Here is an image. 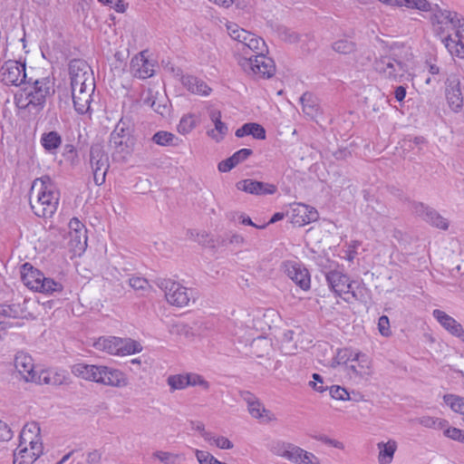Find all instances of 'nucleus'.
Returning <instances> with one entry per match:
<instances>
[{"mask_svg": "<svg viewBox=\"0 0 464 464\" xmlns=\"http://www.w3.org/2000/svg\"><path fill=\"white\" fill-rule=\"evenodd\" d=\"M59 199L60 192L50 177L44 176L34 181L30 190V206L37 217L52 218L57 210Z\"/></svg>", "mask_w": 464, "mask_h": 464, "instance_id": "f257e3e1", "label": "nucleus"}, {"mask_svg": "<svg viewBox=\"0 0 464 464\" xmlns=\"http://www.w3.org/2000/svg\"><path fill=\"white\" fill-rule=\"evenodd\" d=\"M412 56L411 48L401 44H394L391 53L382 55L373 63L374 70L381 77L390 82H401L408 72V61Z\"/></svg>", "mask_w": 464, "mask_h": 464, "instance_id": "f03ea898", "label": "nucleus"}, {"mask_svg": "<svg viewBox=\"0 0 464 464\" xmlns=\"http://www.w3.org/2000/svg\"><path fill=\"white\" fill-rule=\"evenodd\" d=\"M27 86L24 89V102L19 99L18 104L21 107H34L40 110L44 107L46 98L54 93L53 82L49 78L35 80L31 83L26 82Z\"/></svg>", "mask_w": 464, "mask_h": 464, "instance_id": "7ed1b4c3", "label": "nucleus"}, {"mask_svg": "<svg viewBox=\"0 0 464 464\" xmlns=\"http://www.w3.org/2000/svg\"><path fill=\"white\" fill-rule=\"evenodd\" d=\"M93 347L109 354L125 356L140 353L142 345L131 338L102 336L93 343Z\"/></svg>", "mask_w": 464, "mask_h": 464, "instance_id": "20e7f679", "label": "nucleus"}, {"mask_svg": "<svg viewBox=\"0 0 464 464\" xmlns=\"http://www.w3.org/2000/svg\"><path fill=\"white\" fill-rule=\"evenodd\" d=\"M154 284L165 293L167 302L177 307H184L191 299L194 300L193 290L188 289L169 278L157 277Z\"/></svg>", "mask_w": 464, "mask_h": 464, "instance_id": "39448f33", "label": "nucleus"}, {"mask_svg": "<svg viewBox=\"0 0 464 464\" xmlns=\"http://www.w3.org/2000/svg\"><path fill=\"white\" fill-rule=\"evenodd\" d=\"M263 53L250 57L240 56L237 63L249 75L269 79L276 72V64L272 58L264 55Z\"/></svg>", "mask_w": 464, "mask_h": 464, "instance_id": "423d86ee", "label": "nucleus"}, {"mask_svg": "<svg viewBox=\"0 0 464 464\" xmlns=\"http://www.w3.org/2000/svg\"><path fill=\"white\" fill-rule=\"evenodd\" d=\"M89 166L97 186L105 182L106 174L110 168L109 155L102 143H93L89 151Z\"/></svg>", "mask_w": 464, "mask_h": 464, "instance_id": "0eeeda50", "label": "nucleus"}, {"mask_svg": "<svg viewBox=\"0 0 464 464\" xmlns=\"http://www.w3.org/2000/svg\"><path fill=\"white\" fill-rule=\"evenodd\" d=\"M71 88L92 87L95 85L93 72L91 66L82 59H73L69 63Z\"/></svg>", "mask_w": 464, "mask_h": 464, "instance_id": "6e6552de", "label": "nucleus"}, {"mask_svg": "<svg viewBox=\"0 0 464 464\" xmlns=\"http://www.w3.org/2000/svg\"><path fill=\"white\" fill-rule=\"evenodd\" d=\"M430 20L432 25L464 29V16L455 11L442 9L438 5H431Z\"/></svg>", "mask_w": 464, "mask_h": 464, "instance_id": "1a4fd4ad", "label": "nucleus"}, {"mask_svg": "<svg viewBox=\"0 0 464 464\" xmlns=\"http://www.w3.org/2000/svg\"><path fill=\"white\" fill-rule=\"evenodd\" d=\"M229 35L232 39L237 41V50L242 52L244 56L248 54V51L257 54L266 49L263 38L255 34L252 31H231Z\"/></svg>", "mask_w": 464, "mask_h": 464, "instance_id": "9d476101", "label": "nucleus"}, {"mask_svg": "<svg viewBox=\"0 0 464 464\" xmlns=\"http://www.w3.org/2000/svg\"><path fill=\"white\" fill-rule=\"evenodd\" d=\"M0 80L6 85L18 86L26 82L25 63L9 60L0 69Z\"/></svg>", "mask_w": 464, "mask_h": 464, "instance_id": "9b49d317", "label": "nucleus"}, {"mask_svg": "<svg viewBox=\"0 0 464 464\" xmlns=\"http://www.w3.org/2000/svg\"><path fill=\"white\" fill-rule=\"evenodd\" d=\"M346 371L350 379L355 382L367 381L372 374L371 360L364 353H355Z\"/></svg>", "mask_w": 464, "mask_h": 464, "instance_id": "f8f14e48", "label": "nucleus"}, {"mask_svg": "<svg viewBox=\"0 0 464 464\" xmlns=\"http://www.w3.org/2000/svg\"><path fill=\"white\" fill-rule=\"evenodd\" d=\"M411 208L413 214L429 223L430 226L442 230L448 229V220L434 208L424 205L421 202H412Z\"/></svg>", "mask_w": 464, "mask_h": 464, "instance_id": "ddd939ff", "label": "nucleus"}, {"mask_svg": "<svg viewBox=\"0 0 464 464\" xmlns=\"http://www.w3.org/2000/svg\"><path fill=\"white\" fill-rule=\"evenodd\" d=\"M135 139L133 136L110 138L109 146L111 150V157L114 161L124 162L131 155L134 150Z\"/></svg>", "mask_w": 464, "mask_h": 464, "instance_id": "4468645a", "label": "nucleus"}, {"mask_svg": "<svg viewBox=\"0 0 464 464\" xmlns=\"http://www.w3.org/2000/svg\"><path fill=\"white\" fill-rule=\"evenodd\" d=\"M240 398L246 403L249 414L263 422H269L275 420L270 411L266 410L259 399L248 391L239 392Z\"/></svg>", "mask_w": 464, "mask_h": 464, "instance_id": "2eb2a0df", "label": "nucleus"}, {"mask_svg": "<svg viewBox=\"0 0 464 464\" xmlns=\"http://www.w3.org/2000/svg\"><path fill=\"white\" fill-rule=\"evenodd\" d=\"M326 281L331 288L337 295L342 294H351L354 299L357 295L353 288V284L349 277L341 271L333 270L326 274Z\"/></svg>", "mask_w": 464, "mask_h": 464, "instance_id": "dca6fc26", "label": "nucleus"}, {"mask_svg": "<svg viewBox=\"0 0 464 464\" xmlns=\"http://www.w3.org/2000/svg\"><path fill=\"white\" fill-rule=\"evenodd\" d=\"M97 383L118 388L126 387L129 383L126 374L118 369L100 365Z\"/></svg>", "mask_w": 464, "mask_h": 464, "instance_id": "f3484780", "label": "nucleus"}, {"mask_svg": "<svg viewBox=\"0 0 464 464\" xmlns=\"http://www.w3.org/2000/svg\"><path fill=\"white\" fill-rule=\"evenodd\" d=\"M318 211L309 205L303 203H295L291 208L292 223L298 227H303L318 219Z\"/></svg>", "mask_w": 464, "mask_h": 464, "instance_id": "a211bd4d", "label": "nucleus"}, {"mask_svg": "<svg viewBox=\"0 0 464 464\" xmlns=\"http://www.w3.org/2000/svg\"><path fill=\"white\" fill-rule=\"evenodd\" d=\"M14 365L17 372L25 382H37V373L32 356L24 352H18L14 360Z\"/></svg>", "mask_w": 464, "mask_h": 464, "instance_id": "6ab92c4d", "label": "nucleus"}, {"mask_svg": "<svg viewBox=\"0 0 464 464\" xmlns=\"http://www.w3.org/2000/svg\"><path fill=\"white\" fill-rule=\"evenodd\" d=\"M147 53V50L141 51L131 59L130 70L134 77L147 79L154 74V64L149 61Z\"/></svg>", "mask_w": 464, "mask_h": 464, "instance_id": "aec40b11", "label": "nucleus"}, {"mask_svg": "<svg viewBox=\"0 0 464 464\" xmlns=\"http://www.w3.org/2000/svg\"><path fill=\"white\" fill-rule=\"evenodd\" d=\"M285 273L303 290L310 288V276L308 270L302 265L287 261L284 264Z\"/></svg>", "mask_w": 464, "mask_h": 464, "instance_id": "412c9836", "label": "nucleus"}, {"mask_svg": "<svg viewBox=\"0 0 464 464\" xmlns=\"http://www.w3.org/2000/svg\"><path fill=\"white\" fill-rule=\"evenodd\" d=\"M238 190L256 196L273 195L276 192V187L270 183L246 179L237 182Z\"/></svg>", "mask_w": 464, "mask_h": 464, "instance_id": "4be33fe9", "label": "nucleus"}, {"mask_svg": "<svg viewBox=\"0 0 464 464\" xmlns=\"http://www.w3.org/2000/svg\"><path fill=\"white\" fill-rule=\"evenodd\" d=\"M94 90L95 85H92V87L86 86V88H71L74 109L80 114H84L89 111Z\"/></svg>", "mask_w": 464, "mask_h": 464, "instance_id": "5701e85b", "label": "nucleus"}, {"mask_svg": "<svg viewBox=\"0 0 464 464\" xmlns=\"http://www.w3.org/2000/svg\"><path fill=\"white\" fill-rule=\"evenodd\" d=\"M18 446L14 452V464H33L43 453V443Z\"/></svg>", "mask_w": 464, "mask_h": 464, "instance_id": "b1692460", "label": "nucleus"}, {"mask_svg": "<svg viewBox=\"0 0 464 464\" xmlns=\"http://www.w3.org/2000/svg\"><path fill=\"white\" fill-rule=\"evenodd\" d=\"M433 317L440 323V324L448 331L450 334L460 338L464 341V329L462 325L457 322L453 317L446 314L442 310L435 309L432 312Z\"/></svg>", "mask_w": 464, "mask_h": 464, "instance_id": "393cba45", "label": "nucleus"}, {"mask_svg": "<svg viewBox=\"0 0 464 464\" xmlns=\"http://www.w3.org/2000/svg\"><path fill=\"white\" fill-rule=\"evenodd\" d=\"M182 85L191 93L208 96L212 89L201 79L194 75H183L181 77Z\"/></svg>", "mask_w": 464, "mask_h": 464, "instance_id": "a878e982", "label": "nucleus"}, {"mask_svg": "<svg viewBox=\"0 0 464 464\" xmlns=\"http://www.w3.org/2000/svg\"><path fill=\"white\" fill-rule=\"evenodd\" d=\"M253 154L251 149H241L229 158L220 161L218 169L220 172H228L238 164L246 160Z\"/></svg>", "mask_w": 464, "mask_h": 464, "instance_id": "bb28decb", "label": "nucleus"}, {"mask_svg": "<svg viewBox=\"0 0 464 464\" xmlns=\"http://www.w3.org/2000/svg\"><path fill=\"white\" fill-rule=\"evenodd\" d=\"M446 98L452 111H459L463 106V98L459 81H450L446 88Z\"/></svg>", "mask_w": 464, "mask_h": 464, "instance_id": "cd10ccee", "label": "nucleus"}, {"mask_svg": "<svg viewBox=\"0 0 464 464\" xmlns=\"http://www.w3.org/2000/svg\"><path fill=\"white\" fill-rule=\"evenodd\" d=\"M44 274L33 267L29 263H25L22 266L21 278L24 285L32 290H36Z\"/></svg>", "mask_w": 464, "mask_h": 464, "instance_id": "c85d7f7f", "label": "nucleus"}, {"mask_svg": "<svg viewBox=\"0 0 464 464\" xmlns=\"http://www.w3.org/2000/svg\"><path fill=\"white\" fill-rule=\"evenodd\" d=\"M40 426L37 422L26 423L20 432V446L24 444L42 443Z\"/></svg>", "mask_w": 464, "mask_h": 464, "instance_id": "c756f323", "label": "nucleus"}, {"mask_svg": "<svg viewBox=\"0 0 464 464\" xmlns=\"http://www.w3.org/2000/svg\"><path fill=\"white\" fill-rule=\"evenodd\" d=\"M71 370L77 377L97 382L98 375L100 373V365L76 363L72 366Z\"/></svg>", "mask_w": 464, "mask_h": 464, "instance_id": "7c9ffc66", "label": "nucleus"}, {"mask_svg": "<svg viewBox=\"0 0 464 464\" xmlns=\"http://www.w3.org/2000/svg\"><path fill=\"white\" fill-rule=\"evenodd\" d=\"M209 116L215 125V129L208 130V135L217 141H220L227 132V126L221 121V112L219 111H211Z\"/></svg>", "mask_w": 464, "mask_h": 464, "instance_id": "2f4dec72", "label": "nucleus"}, {"mask_svg": "<svg viewBox=\"0 0 464 464\" xmlns=\"http://www.w3.org/2000/svg\"><path fill=\"white\" fill-rule=\"evenodd\" d=\"M235 134L238 138L251 135L257 140L266 139V130L263 126L255 122L245 123L236 130Z\"/></svg>", "mask_w": 464, "mask_h": 464, "instance_id": "473e14b6", "label": "nucleus"}, {"mask_svg": "<svg viewBox=\"0 0 464 464\" xmlns=\"http://www.w3.org/2000/svg\"><path fill=\"white\" fill-rule=\"evenodd\" d=\"M377 447L379 449L378 459L380 464L391 463L397 449L396 441L391 440L386 443L379 442Z\"/></svg>", "mask_w": 464, "mask_h": 464, "instance_id": "72a5a7b5", "label": "nucleus"}, {"mask_svg": "<svg viewBox=\"0 0 464 464\" xmlns=\"http://www.w3.org/2000/svg\"><path fill=\"white\" fill-rule=\"evenodd\" d=\"M300 102L303 106V111L309 117L314 118L319 114V104L314 96L310 92H304Z\"/></svg>", "mask_w": 464, "mask_h": 464, "instance_id": "f704fd0d", "label": "nucleus"}, {"mask_svg": "<svg viewBox=\"0 0 464 464\" xmlns=\"http://www.w3.org/2000/svg\"><path fill=\"white\" fill-rule=\"evenodd\" d=\"M462 38L455 33V38H451L450 35L444 37L442 40L445 44L446 48L451 54L464 58V44Z\"/></svg>", "mask_w": 464, "mask_h": 464, "instance_id": "c9c22d12", "label": "nucleus"}, {"mask_svg": "<svg viewBox=\"0 0 464 464\" xmlns=\"http://www.w3.org/2000/svg\"><path fill=\"white\" fill-rule=\"evenodd\" d=\"M303 449L297 447L295 445L287 443L282 444L280 449L276 451V453L288 460L298 464V460H300L302 456Z\"/></svg>", "mask_w": 464, "mask_h": 464, "instance_id": "e433bc0d", "label": "nucleus"}, {"mask_svg": "<svg viewBox=\"0 0 464 464\" xmlns=\"http://www.w3.org/2000/svg\"><path fill=\"white\" fill-rule=\"evenodd\" d=\"M63 289V285L52 278L42 277L40 284L35 291L41 292L47 295H53V293H60Z\"/></svg>", "mask_w": 464, "mask_h": 464, "instance_id": "4c0bfd02", "label": "nucleus"}, {"mask_svg": "<svg viewBox=\"0 0 464 464\" xmlns=\"http://www.w3.org/2000/svg\"><path fill=\"white\" fill-rule=\"evenodd\" d=\"M61 143L62 138L56 131H50L42 135L41 144L48 151L58 149Z\"/></svg>", "mask_w": 464, "mask_h": 464, "instance_id": "58836bf2", "label": "nucleus"}, {"mask_svg": "<svg viewBox=\"0 0 464 464\" xmlns=\"http://www.w3.org/2000/svg\"><path fill=\"white\" fill-rule=\"evenodd\" d=\"M152 140L160 146H176L179 139L171 132L160 130L153 135Z\"/></svg>", "mask_w": 464, "mask_h": 464, "instance_id": "ea45409f", "label": "nucleus"}, {"mask_svg": "<svg viewBox=\"0 0 464 464\" xmlns=\"http://www.w3.org/2000/svg\"><path fill=\"white\" fill-rule=\"evenodd\" d=\"M416 421L425 428L434 430H443L448 426V421L446 420L430 416L418 418Z\"/></svg>", "mask_w": 464, "mask_h": 464, "instance_id": "a19ab883", "label": "nucleus"}, {"mask_svg": "<svg viewBox=\"0 0 464 464\" xmlns=\"http://www.w3.org/2000/svg\"><path fill=\"white\" fill-rule=\"evenodd\" d=\"M0 314L9 318H20L23 317L24 310L18 304H0Z\"/></svg>", "mask_w": 464, "mask_h": 464, "instance_id": "79ce46f5", "label": "nucleus"}, {"mask_svg": "<svg viewBox=\"0 0 464 464\" xmlns=\"http://www.w3.org/2000/svg\"><path fill=\"white\" fill-rule=\"evenodd\" d=\"M445 403L455 412L460 413L464 417V398L453 394L444 396Z\"/></svg>", "mask_w": 464, "mask_h": 464, "instance_id": "37998d69", "label": "nucleus"}, {"mask_svg": "<svg viewBox=\"0 0 464 464\" xmlns=\"http://www.w3.org/2000/svg\"><path fill=\"white\" fill-rule=\"evenodd\" d=\"M153 455L164 464H181L184 459L181 455L167 451H156Z\"/></svg>", "mask_w": 464, "mask_h": 464, "instance_id": "c03bdc74", "label": "nucleus"}, {"mask_svg": "<svg viewBox=\"0 0 464 464\" xmlns=\"http://www.w3.org/2000/svg\"><path fill=\"white\" fill-rule=\"evenodd\" d=\"M167 383L169 385L172 391L183 390L188 387L187 373L169 375L167 379Z\"/></svg>", "mask_w": 464, "mask_h": 464, "instance_id": "a18cd8bd", "label": "nucleus"}, {"mask_svg": "<svg viewBox=\"0 0 464 464\" xmlns=\"http://www.w3.org/2000/svg\"><path fill=\"white\" fill-rule=\"evenodd\" d=\"M399 6L415 8L423 12H430L431 4L427 0H399Z\"/></svg>", "mask_w": 464, "mask_h": 464, "instance_id": "49530a36", "label": "nucleus"}, {"mask_svg": "<svg viewBox=\"0 0 464 464\" xmlns=\"http://www.w3.org/2000/svg\"><path fill=\"white\" fill-rule=\"evenodd\" d=\"M195 127L196 120L194 115L187 114L180 119L177 129L180 134L186 135L189 133Z\"/></svg>", "mask_w": 464, "mask_h": 464, "instance_id": "de8ad7c7", "label": "nucleus"}, {"mask_svg": "<svg viewBox=\"0 0 464 464\" xmlns=\"http://www.w3.org/2000/svg\"><path fill=\"white\" fill-rule=\"evenodd\" d=\"M131 128L127 121L124 119H121L120 121L115 126L114 130L111 133L110 138L118 139V137L124 136H133Z\"/></svg>", "mask_w": 464, "mask_h": 464, "instance_id": "09e8293b", "label": "nucleus"}, {"mask_svg": "<svg viewBox=\"0 0 464 464\" xmlns=\"http://www.w3.org/2000/svg\"><path fill=\"white\" fill-rule=\"evenodd\" d=\"M333 49L340 53H351L355 49V44L348 39H340L333 44Z\"/></svg>", "mask_w": 464, "mask_h": 464, "instance_id": "8fccbe9b", "label": "nucleus"}, {"mask_svg": "<svg viewBox=\"0 0 464 464\" xmlns=\"http://www.w3.org/2000/svg\"><path fill=\"white\" fill-rule=\"evenodd\" d=\"M69 234L72 245L79 251L84 250L87 246V231H84L83 235L76 232H70Z\"/></svg>", "mask_w": 464, "mask_h": 464, "instance_id": "3c124183", "label": "nucleus"}, {"mask_svg": "<svg viewBox=\"0 0 464 464\" xmlns=\"http://www.w3.org/2000/svg\"><path fill=\"white\" fill-rule=\"evenodd\" d=\"M354 353L350 349H340L338 350L336 356L334 359L333 364H347L351 363V360L354 357Z\"/></svg>", "mask_w": 464, "mask_h": 464, "instance_id": "603ef678", "label": "nucleus"}, {"mask_svg": "<svg viewBox=\"0 0 464 464\" xmlns=\"http://www.w3.org/2000/svg\"><path fill=\"white\" fill-rule=\"evenodd\" d=\"M187 380L188 386H200L204 390H208L209 383L201 375L198 373L189 372L187 373Z\"/></svg>", "mask_w": 464, "mask_h": 464, "instance_id": "864d4df0", "label": "nucleus"}, {"mask_svg": "<svg viewBox=\"0 0 464 464\" xmlns=\"http://www.w3.org/2000/svg\"><path fill=\"white\" fill-rule=\"evenodd\" d=\"M330 395L333 399L339 401H349L350 395L347 390L338 385H333L329 389Z\"/></svg>", "mask_w": 464, "mask_h": 464, "instance_id": "5fc2aeb1", "label": "nucleus"}, {"mask_svg": "<svg viewBox=\"0 0 464 464\" xmlns=\"http://www.w3.org/2000/svg\"><path fill=\"white\" fill-rule=\"evenodd\" d=\"M196 457L199 464H218V460L208 451L196 450Z\"/></svg>", "mask_w": 464, "mask_h": 464, "instance_id": "6e6d98bb", "label": "nucleus"}, {"mask_svg": "<svg viewBox=\"0 0 464 464\" xmlns=\"http://www.w3.org/2000/svg\"><path fill=\"white\" fill-rule=\"evenodd\" d=\"M129 285L134 290L145 291L150 287L149 282L143 277H131L129 279Z\"/></svg>", "mask_w": 464, "mask_h": 464, "instance_id": "4d7b16f0", "label": "nucleus"}, {"mask_svg": "<svg viewBox=\"0 0 464 464\" xmlns=\"http://www.w3.org/2000/svg\"><path fill=\"white\" fill-rule=\"evenodd\" d=\"M278 37L289 44L296 43L300 40V34L296 31H277Z\"/></svg>", "mask_w": 464, "mask_h": 464, "instance_id": "13d9d810", "label": "nucleus"}, {"mask_svg": "<svg viewBox=\"0 0 464 464\" xmlns=\"http://www.w3.org/2000/svg\"><path fill=\"white\" fill-rule=\"evenodd\" d=\"M379 332L382 336L391 335L390 322L386 315H382L378 321Z\"/></svg>", "mask_w": 464, "mask_h": 464, "instance_id": "bf43d9fd", "label": "nucleus"}, {"mask_svg": "<svg viewBox=\"0 0 464 464\" xmlns=\"http://www.w3.org/2000/svg\"><path fill=\"white\" fill-rule=\"evenodd\" d=\"M301 454L302 456L300 460H298V464H319L317 457L313 453L303 450Z\"/></svg>", "mask_w": 464, "mask_h": 464, "instance_id": "052dcab7", "label": "nucleus"}, {"mask_svg": "<svg viewBox=\"0 0 464 464\" xmlns=\"http://www.w3.org/2000/svg\"><path fill=\"white\" fill-rule=\"evenodd\" d=\"M13 438V431L9 426L0 420V441H8Z\"/></svg>", "mask_w": 464, "mask_h": 464, "instance_id": "680f3d73", "label": "nucleus"}, {"mask_svg": "<svg viewBox=\"0 0 464 464\" xmlns=\"http://www.w3.org/2000/svg\"><path fill=\"white\" fill-rule=\"evenodd\" d=\"M70 232H76L83 235L84 231H87L85 226L77 218H73L69 222Z\"/></svg>", "mask_w": 464, "mask_h": 464, "instance_id": "e2e57ef3", "label": "nucleus"}, {"mask_svg": "<svg viewBox=\"0 0 464 464\" xmlns=\"http://www.w3.org/2000/svg\"><path fill=\"white\" fill-rule=\"evenodd\" d=\"M464 431H462L459 429L454 428V427H449L444 429V435L450 439H452L454 440L460 441V439L462 437Z\"/></svg>", "mask_w": 464, "mask_h": 464, "instance_id": "0e129e2a", "label": "nucleus"}, {"mask_svg": "<svg viewBox=\"0 0 464 464\" xmlns=\"http://www.w3.org/2000/svg\"><path fill=\"white\" fill-rule=\"evenodd\" d=\"M317 440L322 441L323 443L326 444V445H329V446H332L334 448H336V449H339V450H343L344 449V445L343 442L339 441V440H334V439H331L325 435H321L319 437H317Z\"/></svg>", "mask_w": 464, "mask_h": 464, "instance_id": "69168bd1", "label": "nucleus"}, {"mask_svg": "<svg viewBox=\"0 0 464 464\" xmlns=\"http://www.w3.org/2000/svg\"><path fill=\"white\" fill-rule=\"evenodd\" d=\"M313 379L315 381V382H310V385L318 392H323L326 390V387H324L323 385V378L320 374L318 373H314L313 374Z\"/></svg>", "mask_w": 464, "mask_h": 464, "instance_id": "338daca9", "label": "nucleus"}, {"mask_svg": "<svg viewBox=\"0 0 464 464\" xmlns=\"http://www.w3.org/2000/svg\"><path fill=\"white\" fill-rule=\"evenodd\" d=\"M215 445L219 449L229 450L233 448V443L226 437H217Z\"/></svg>", "mask_w": 464, "mask_h": 464, "instance_id": "774afa93", "label": "nucleus"}]
</instances>
